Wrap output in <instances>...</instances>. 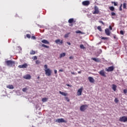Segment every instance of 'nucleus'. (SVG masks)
I'll list each match as a JSON object with an SVG mask.
<instances>
[{
  "mask_svg": "<svg viewBox=\"0 0 127 127\" xmlns=\"http://www.w3.org/2000/svg\"><path fill=\"white\" fill-rule=\"evenodd\" d=\"M5 63L7 66H9L10 67H12V66H14V65L15 64V62L11 60L7 61L5 62Z\"/></svg>",
  "mask_w": 127,
  "mask_h": 127,
  "instance_id": "obj_2",
  "label": "nucleus"
},
{
  "mask_svg": "<svg viewBox=\"0 0 127 127\" xmlns=\"http://www.w3.org/2000/svg\"><path fill=\"white\" fill-rule=\"evenodd\" d=\"M111 15H112V16H115L116 15V13H115L114 12H112Z\"/></svg>",
  "mask_w": 127,
  "mask_h": 127,
  "instance_id": "obj_36",
  "label": "nucleus"
},
{
  "mask_svg": "<svg viewBox=\"0 0 127 127\" xmlns=\"http://www.w3.org/2000/svg\"><path fill=\"white\" fill-rule=\"evenodd\" d=\"M37 79H38V80H39V79H40V76H38Z\"/></svg>",
  "mask_w": 127,
  "mask_h": 127,
  "instance_id": "obj_52",
  "label": "nucleus"
},
{
  "mask_svg": "<svg viewBox=\"0 0 127 127\" xmlns=\"http://www.w3.org/2000/svg\"><path fill=\"white\" fill-rule=\"evenodd\" d=\"M97 29L99 30V31H102V27L100 26H98L97 27Z\"/></svg>",
  "mask_w": 127,
  "mask_h": 127,
  "instance_id": "obj_29",
  "label": "nucleus"
},
{
  "mask_svg": "<svg viewBox=\"0 0 127 127\" xmlns=\"http://www.w3.org/2000/svg\"><path fill=\"white\" fill-rule=\"evenodd\" d=\"M22 91H23V92H26V91H27V88H23L22 89Z\"/></svg>",
  "mask_w": 127,
  "mask_h": 127,
  "instance_id": "obj_37",
  "label": "nucleus"
},
{
  "mask_svg": "<svg viewBox=\"0 0 127 127\" xmlns=\"http://www.w3.org/2000/svg\"><path fill=\"white\" fill-rule=\"evenodd\" d=\"M78 74H81V71H78Z\"/></svg>",
  "mask_w": 127,
  "mask_h": 127,
  "instance_id": "obj_53",
  "label": "nucleus"
},
{
  "mask_svg": "<svg viewBox=\"0 0 127 127\" xmlns=\"http://www.w3.org/2000/svg\"><path fill=\"white\" fill-rule=\"evenodd\" d=\"M66 86H67V87H70V85H69L68 84H66Z\"/></svg>",
  "mask_w": 127,
  "mask_h": 127,
  "instance_id": "obj_54",
  "label": "nucleus"
},
{
  "mask_svg": "<svg viewBox=\"0 0 127 127\" xmlns=\"http://www.w3.org/2000/svg\"><path fill=\"white\" fill-rule=\"evenodd\" d=\"M83 92V87H81L80 88H79L77 92V96H81L82 95V92Z\"/></svg>",
  "mask_w": 127,
  "mask_h": 127,
  "instance_id": "obj_8",
  "label": "nucleus"
},
{
  "mask_svg": "<svg viewBox=\"0 0 127 127\" xmlns=\"http://www.w3.org/2000/svg\"><path fill=\"white\" fill-rule=\"evenodd\" d=\"M92 60H93L94 61H95V62H100V59H96L95 58H93L92 59Z\"/></svg>",
  "mask_w": 127,
  "mask_h": 127,
  "instance_id": "obj_22",
  "label": "nucleus"
},
{
  "mask_svg": "<svg viewBox=\"0 0 127 127\" xmlns=\"http://www.w3.org/2000/svg\"><path fill=\"white\" fill-rule=\"evenodd\" d=\"M123 8H124V9L127 8V3H123Z\"/></svg>",
  "mask_w": 127,
  "mask_h": 127,
  "instance_id": "obj_32",
  "label": "nucleus"
},
{
  "mask_svg": "<svg viewBox=\"0 0 127 127\" xmlns=\"http://www.w3.org/2000/svg\"><path fill=\"white\" fill-rule=\"evenodd\" d=\"M65 56H66V53H63L62 54H60V58H62L63 57H65Z\"/></svg>",
  "mask_w": 127,
  "mask_h": 127,
  "instance_id": "obj_19",
  "label": "nucleus"
},
{
  "mask_svg": "<svg viewBox=\"0 0 127 127\" xmlns=\"http://www.w3.org/2000/svg\"><path fill=\"white\" fill-rule=\"evenodd\" d=\"M122 6H123V4H121L120 6L119 7V10H120V11H122V10H123V9L122 8Z\"/></svg>",
  "mask_w": 127,
  "mask_h": 127,
  "instance_id": "obj_34",
  "label": "nucleus"
},
{
  "mask_svg": "<svg viewBox=\"0 0 127 127\" xmlns=\"http://www.w3.org/2000/svg\"><path fill=\"white\" fill-rule=\"evenodd\" d=\"M105 73V70L104 69L99 71L100 75H101V76H103V77H106V73Z\"/></svg>",
  "mask_w": 127,
  "mask_h": 127,
  "instance_id": "obj_11",
  "label": "nucleus"
},
{
  "mask_svg": "<svg viewBox=\"0 0 127 127\" xmlns=\"http://www.w3.org/2000/svg\"><path fill=\"white\" fill-rule=\"evenodd\" d=\"M65 99L67 100V99H68V98L66 97V98H65Z\"/></svg>",
  "mask_w": 127,
  "mask_h": 127,
  "instance_id": "obj_57",
  "label": "nucleus"
},
{
  "mask_svg": "<svg viewBox=\"0 0 127 127\" xmlns=\"http://www.w3.org/2000/svg\"><path fill=\"white\" fill-rule=\"evenodd\" d=\"M109 29L110 30H113V28L112 27V26H109Z\"/></svg>",
  "mask_w": 127,
  "mask_h": 127,
  "instance_id": "obj_46",
  "label": "nucleus"
},
{
  "mask_svg": "<svg viewBox=\"0 0 127 127\" xmlns=\"http://www.w3.org/2000/svg\"><path fill=\"white\" fill-rule=\"evenodd\" d=\"M56 123H59L60 124L61 123H66V121L64 120V119L61 118V119H58L56 121Z\"/></svg>",
  "mask_w": 127,
  "mask_h": 127,
  "instance_id": "obj_7",
  "label": "nucleus"
},
{
  "mask_svg": "<svg viewBox=\"0 0 127 127\" xmlns=\"http://www.w3.org/2000/svg\"><path fill=\"white\" fill-rule=\"evenodd\" d=\"M27 67V64H24L22 65H18L19 68H26Z\"/></svg>",
  "mask_w": 127,
  "mask_h": 127,
  "instance_id": "obj_15",
  "label": "nucleus"
},
{
  "mask_svg": "<svg viewBox=\"0 0 127 127\" xmlns=\"http://www.w3.org/2000/svg\"><path fill=\"white\" fill-rule=\"evenodd\" d=\"M69 59H74V57H72V56L69 57Z\"/></svg>",
  "mask_w": 127,
  "mask_h": 127,
  "instance_id": "obj_48",
  "label": "nucleus"
},
{
  "mask_svg": "<svg viewBox=\"0 0 127 127\" xmlns=\"http://www.w3.org/2000/svg\"><path fill=\"white\" fill-rule=\"evenodd\" d=\"M120 34H121V35H124V34H125V31H124L123 30H121Z\"/></svg>",
  "mask_w": 127,
  "mask_h": 127,
  "instance_id": "obj_33",
  "label": "nucleus"
},
{
  "mask_svg": "<svg viewBox=\"0 0 127 127\" xmlns=\"http://www.w3.org/2000/svg\"><path fill=\"white\" fill-rule=\"evenodd\" d=\"M75 33H80L81 34H84V33L82 32L80 30H77L75 31Z\"/></svg>",
  "mask_w": 127,
  "mask_h": 127,
  "instance_id": "obj_27",
  "label": "nucleus"
},
{
  "mask_svg": "<svg viewBox=\"0 0 127 127\" xmlns=\"http://www.w3.org/2000/svg\"><path fill=\"white\" fill-rule=\"evenodd\" d=\"M109 9L111 11H115V7H114V6H110V7H109Z\"/></svg>",
  "mask_w": 127,
  "mask_h": 127,
  "instance_id": "obj_24",
  "label": "nucleus"
},
{
  "mask_svg": "<svg viewBox=\"0 0 127 127\" xmlns=\"http://www.w3.org/2000/svg\"><path fill=\"white\" fill-rule=\"evenodd\" d=\"M124 94H127V89H124Z\"/></svg>",
  "mask_w": 127,
  "mask_h": 127,
  "instance_id": "obj_44",
  "label": "nucleus"
},
{
  "mask_svg": "<svg viewBox=\"0 0 127 127\" xmlns=\"http://www.w3.org/2000/svg\"><path fill=\"white\" fill-rule=\"evenodd\" d=\"M55 74H57V70L54 69Z\"/></svg>",
  "mask_w": 127,
  "mask_h": 127,
  "instance_id": "obj_49",
  "label": "nucleus"
},
{
  "mask_svg": "<svg viewBox=\"0 0 127 127\" xmlns=\"http://www.w3.org/2000/svg\"><path fill=\"white\" fill-rule=\"evenodd\" d=\"M24 79H26V80H30V79H31V76L29 74H27L23 76Z\"/></svg>",
  "mask_w": 127,
  "mask_h": 127,
  "instance_id": "obj_13",
  "label": "nucleus"
},
{
  "mask_svg": "<svg viewBox=\"0 0 127 127\" xmlns=\"http://www.w3.org/2000/svg\"><path fill=\"white\" fill-rule=\"evenodd\" d=\"M99 22L100 23H102V24H103V25H105V23H104V22H103V21H99Z\"/></svg>",
  "mask_w": 127,
  "mask_h": 127,
  "instance_id": "obj_39",
  "label": "nucleus"
},
{
  "mask_svg": "<svg viewBox=\"0 0 127 127\" xmlns=\"http://www.w3.org/2000/svg\"><path fill=\"white\" fill-rule=\"evenodd\" d=\"M44 68H45L44 71L46 76H51V74H52V70L50 68H48L47 64H45L44 66Z\"/></svg>",
  "mask_w": 127,
  "mask_h": 127,
  "instance_id": "obj_1",
  "label": "nucleus"
},
{
  "mask_svg": "<svg viewBox=\"0 0 127 127\" xmlns=\"http://www.w3.org/2000/svg\"><path fill=\"white\" fill-rule=\"evenodd\" d=\"M63 69H60L59 72H63Z\"/></svg>",
  "mask_w": 127,
  "mask_h": 127,
  "instance_id": "obj_51",
  "label": "nucleus"
},
{
  "mask_svg": "<svg viewBox=\"0 0 127 127\" xmlns=\"http://www.w3.org/2000/svg\"><path fill=\"white\" fill-rule=\"evenodd\" d=\"M119 122H122L123 123H126L127 122V117L125 116H123L119 119Z\"/></svg>",
  "mask_w": 127,
  "mask_h": 127,
  "instance_id": "obj_5",
  "label": "nucleus"
},
{
  "mask_svg": "<svg viewBox=\"0 0 127 127\" xmlns=\"http://www.w3.org/2000/svg\"><path fill=\"white\" fill-rule=\"evenodd\" d=\"M100 12L99 10V7L97 6H94V11L92 12L93 14H98Z\"/></svg>",
  "mask_w": 127,
  "mask_h": 127,
  "instance_id": "obj_4",
  "label": "nucleus"
},
{
  "mask_svg": "<svg viewBox=\"0 0 127 127\" xmlns=\"http://www.w3.org/2000/svg\"><path fill=\"white\" fill-rule=\"evenodd\" d=\"M69 34H70V33L65 34L64 38H67V37H69Z\"/></svg>",
  "mask_w": 127,
  "mask_h": 127,
  "instance_id": "obj_30",
  "label": "nucleus"
},
{
  "mask_svg": "<svg viewBox=\"0 0 127 127\" xmlns=\"http://www.w3.org/2000/svg\"><path fill=\"white\" fill-rule=\"evenodd\" d=\"M101 39L102 40H107L108 39V37H102L101 38Z\"/></svg>",
  "mask_w": 127,
  "mask_h": 127,
  "instance_id": "obj_35",
  "label": "nucleus"
},
{
  "mask_svg": "<svg viewBox=\"0 0 127 127\" xmlns=\"http://www.w3.org/2000/svg\"><path fill=\"white\" fill-rule=\"evenodd\" d=\"M112 89L114 92H116V90H117V85L113 84Z\"/></svg>",
  "mask_w": 127,
  "mask_h": 127,
  "instance_id": "obj_21",
  "label": "nucleus"
},
{
  "mask_svg": "<svg viewBox=\"0 0 127 127\" xmlns=\"http://www.w3.org/2000/svg\"><path fill=\"white\" fill-rule=\"evenodd\" d=\"M82 4L83 5L88 6L89 4H90V1L88 0L84 1L82 2Z\"/></svg>",
  "mask_w": 127,
  "mask_h": 127,
  "instance_id": "obj_12",
  "label": "nucleus"
},
{
  "mask_svg": "<svg viewBox=\"0 0 127 127\" xmlns=\"http://www.w3.org/2000/svg\"><path fill=\"white\" fill-rule=\"evenodd\" d=\"M6 87L7 88H8V89H12L14 88V87H13V85H7Z\"/></svg>",
  "mask_w": 127,
  "mask_h": 127,
  "instance_id": "obj_20",
  "label": "nucleus"
},
{
  "mask_svg": "<svg viewBox=\"0 0 127 127\" xmlns=\"http://www.w3.org/2000/svg\"><path fill=\"white\" fill-rule=\"evenodd\" d=\"M36 64H40V61L39 60H37L36 61Z\"/></svg>",
  "mask_w": 127,
  "mask_h": 127,
  "instance_id": "obj_40",
  "label": "nucleus"
},
{
  "mask_svg": "<svg viewBox=\"0 0 127 127\" xmlns=\"http://www.w3.org/2000/svg\"><path fill=\"white\" fill-rule=\"evenodd\" d=\"M88 80L90 83H94L95 82L94 78L91 76L88 77Z\"/></svg>",
  "mask_w": 127,
  "mask_h": 127,
  "instance_id": "obj_16",
  "label": "nucleus"
},
{
  "mask_svg": "<svg viewBox=\"0 0 127 127\" xmlns=\"http://www.w3.org/2000/svg\"><path fill=\"white\" fill-rule=\"evenodd\" d=\"M124 62L125 63H127V55H126L125 57V58H124Z\"/></svg>",
  "mask_w": 127,
  "mask_h": 127,
  "instance_id": "obj_31",
  "label": "nucleus"
},
{
  "mask_svg": "<svg viewBox=\"0 0 127 127\" xmlns=\"http://www.w3.org/2000/svg\"><path fill=\"white\" fill-rule=\"evenodd\" d=\"M115 69L114 66L108 67V68H106L105 70L107 72H112Z\"/></svg>",
  "mask_w": 127,
  "mask_h": 127,
  "instance_id": "obj_6",
  "label": "nucleus"
},
{
  "mask_svg": "<svg viewBox=\"0 0 127 127\" xmlns=\"http://www.w3.org/2000/svg\"><path fill=\"white\" fill-rule=\"evenodd\" d=\"M48 100V98H44L42 99V102H43V103H45V102H47V100Z\"/></svg>",
  "mask_w": 127,
  "mask_h": 127,
  "instance_id": "obj_25",
  "label": "nucleus"
},
{
  "mask_svg": "<svg viewBox=\"0 0 127 127\" xmlns=\"http://www.w3.org/2000/svg\"><path fill=\"white\" fill-rule=\"evenodd\" d=\"M71 74H72V75H77V73L74 72H71Z\"/></svg>",
  "mask_w": 127,
  "mask_h": 127,
  "instance_id": "obj_43",
  "label": "nucleus"
},
{
  "mask_svg": "<svg viewBox=\"0 0 127 127\" xmlns=\"http://www.w3.org/2000/svg\"><path fill=\"white\" fill-rule=\"evenodd\" d=\"M35 53H36V52H35V51L34 50H31L30 52V54H31V55H34Z\"/></svg>",
  "mask_w": 127,
  "mask_h": 127,
  "instance_id": "obj_23",
  "label": "nucleus"
},
{
  "mask_svg": "<svg viewBox=\"0 0 127 127\" xmlns=\"http://www.w3.org/2000/svg\"><path fill=\"white\" fill-rule=\"evenodd\" d=\"M88 108V105H83L80 107V110L81 112H85L87 108Z\"/></svg>",
  "mask_w": 127,
  "mask_h": 127,
  "instance_id": "obj_3",
  "label": "nucleus"
},
{
  "mask_svg": "<svg viewBox=\"0 0 127 127\" xmlns=\"http://www.w3.org/2000/svg\"><path fill=\"white\" fill-rule=\"evenodd\" d=\"M33 59H34V60H37V57L34 56V57L33 58Z\"/></svg>",
  "mask_w": 127,
  "mask_h": 127,
  "instance_id": "obj_42",
  "label": "nucleus"
},
{
  "mask_svg": "<svg viewBox=\"0 0 127 127\" xmlns=\"http://www.w3.org/2000/svg\"><path fill=\"white\" fill-rule=\"evenodd\" d=\"M67 44H68V45H71V43L67 42Z\"/></svg>",
  "mask_w": 127,
  "mask_h": 127,
  "instance_id": "obj_50",
  "label": "nucleus"
},
{
  "mask_svg": "<svg viewBox=\"0 0 127 127\" xmlns=\"http://www.w3.org/2000/svg\"><path fill=\"white\" fill-rule=\"evenodd\" d=\"M59 93L61 94V95H62V96H64L65 97H66V96H68L67 93H65L62 92L61 91H59Z\"/></svg>",
  "mask_w": 127,
  "mask_h": 127,
  "instance_id": "obj_18",
  "label": "nucleus"
},
{
  "mask_svg": "<svg viewBox=\"0 0 127 127\" xmlns=\"http://www.w3.org/2000/svg\"><path fill=\"white\" fill-rule=\"evenodd\" d=\"M31 38H32V39H36V38H35V36H32Z\"/></svg>",
  "mask_w": 127,
  "mask_h": 127,
  "instance_id": "obj_47",
  "label": "nucleus"
},
{
  "mask_svg": "<svg viewBox=\"0 0 127 127\" xmlns=\"http://www.w3.org/2000/svg\"><path fill=\"white\" fill-rule=\"evenodd\" d=\"M41 42L42 43H44V44H49V42L48 41H47V40L44 39L42 40Z\"/></svg>",
  "mask_w": 127,
  "mask_h": 127,
  "instance_id": "obj_17",
  "label": "nucleus"
},
{
  "mask_svg": "<svg viewBox=\"0 0 127 127\" xmlns=\"http://www.w3.org/2000/svg\"><path fill=\"white\" fill-rule=\"evenodd\" d=\"M55 43H56V44L61 45L62 44H63V40H61L60 39H57L55 40Z\"/></svg>",
  "mask_w": 127,
  "mask_h": 127,
  "instance_id": "obj_9",
  "label": "nucleus"
},
{
  "mask_svg": "<svg viewBox=\"0 0 127 127\" xmlns=\"http://www.w3.org/2000/svg\"><path fill=\"white\" fill-rule=\"evenodd\" d=\"M105 32L107 36H110V35H111V31H110V30L109 29H106L105 30Z\"/></svg>",
  "mask_w": 127,
  "mask_h": 127,
  "instance_id": "obj_10",
  "label": "nucleus"
},
{
  "mask_svg": "<svg viewBox=\"0 0 127 127\" xmlns=\"http://www.w3.org/2000/svg\"><path fill=\"white\" fill-rule=\"evenodd\" d=\"M67 102H69V100H67Z\"/></svg>",
  "mask_w": 127,
  "mask_h": 127,
  "instance_id": "obj_58",
  "label": "nucleus"
},
{
  "mask_svg": "<svg viewBox=\"0 0 127 127\" xmlns=\"http://www.w3.org/2000/svg\"><path fill=\"white\" fill-rule=\"evenodd\" d=\"M80 49H85V47H84V45L83 44H81L80 45Z\"/></svg>",
  "mask_w": 127,
  "mask_h": 127,
  "instance_id": "obj_28",
  "label": "nucleus"
},
{
  "mask_svg": "<svg viewBox=\"0 0 127 127\" xmlns=\"http://www.w3.org/2000/svg\"><path fill=\"white\" fill-rule=\"evenodd\" d=\"M114 38L115 39H116V36H114Z\"/></svg>",
  "mask_w": 127,
  "mask_h": 127,
  "instance_id": "obj_55",
  "label": "nucleus"
},
{
  "mask_svg": "<svg viewBox=\"0 0 127 127\" xmlns=\"http://www.w3.org/2000/svg\"><path fill=\"white\" fill-rule=\"evenodd\" d=\"M69 26H73V24L69 25Z\"/></svg>",
  "mask_w": 127,
  "mask_h": 127,
  "instance_id": "obj_56",
  "label": "nucleus"
},
{
  "mask_svg": "<svg viewBox=\"0 0 127 127\" xmlns=\"http://www.w3.org/2000/svg\"><path fill=\"white\" fill-rule=\"evenodd\" d=\"M114 101H115V103H118L119 102V100L118 99V98H116L115 99Z\"/></svg>",
  "mask_w": 127,
  "mask_h": 127,
  "instance_id": "obj_38",
  "label": "nucleus"
},
{
  "mask_svg": "<svg viewBox=\"0 0 127 127\" xmlns=\"http://www.w3.org/2000/svg\"><path fill=\"white\" fill-rule=\"evenodd\" d=\"M42 47H45V48H49V46L44 45V44H42Z\"/></svg>",
  "mask_w": 127,
  "mask_h": 127,
  "instance_id": "obj_26",
  "label": "nucleus"
},
{
  "mask_svg": "<svg viewBox=\"0 0 127 127\" xmlns=\"http://www.w3.org/2000/svg\"><path fill=\"white\" fill-rule=\"evenodd\" d=\"M114 4L115 6H117V5H118V3H117V2H114Z\"/></svg>",
  "mask_w": 127,
  "mask_h": 127,
  "instance_id": "obj_45",
  "label": "nucleus"
},
{
  "mask_svg": "<svg viewBox=\"0 0 127 127\" xmlns=\"http://www.w3.org/2000/svg\"><path fill=\"white\" fill-rule=\"evenodd\" d=\"M26 37H27V38H30L31 36L30 34H27L26 35Z\"/></svg>",
  "mask_w": 127,
  "mask_h": 127,
  "instance_id": "obj_41",
  "label": "nucleus"
},
{
  "mask_svg": "<svg viewBox=\"0 0 127 127\" xmlns=\"http://www.w3.org/2000/svg\"><path fill=\"white\" fill-rule=\"evenodd\" d=\"M68 23H70L71 24H72L73 23L76 22V21L74 20V18H70L68 20Z\"/></svg>",
  "mask_w": 127,
  "mask_h": 127,
  "instance_id": "obj_14",
  "label": "nucleus"
}]
</instances>
